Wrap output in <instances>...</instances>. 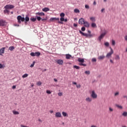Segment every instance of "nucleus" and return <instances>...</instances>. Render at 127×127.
<instances>
[{
  "label": "nucleus",
  "mask_w": 127,
  "mask_h": 127,
  "mask_svg": "<svg viewBox=\"0 0 127 127\" xmlns=\"http://www.w3.org/2000/svg\"><path fill=\"white\" fill-rule=\"evenodd\" d=\"M124 38H125V40L126 41H127V35H126L125 36Z\"/></svg>",
  "instance_id": "nucleus-54"
},
{
  "label": "nucleus",
  "mask_w": 127,
  "mask_h": 127,
  "mask_svg": "<svg viewBox=\"0 0 127 127\" xmlns=\"http://www.w3.org/2000/svg\"><path fill=\"white\" fill-rule=\"evenodd\" d=\"M64 17H61L60 18V20H61V22H62V21H64Z\"/></svg>",
  "instance_id": "nucleus-43"
},
{
  "label": "nucleus",
  "mask_w": 127,
  "mask_h": 127,
  "mask_svg": "<svg viewBox=\"0 0 127 127\" xmlns=\"http://www.w3.org/2000/svg\"><path fill=\"white\" fill-rule=\"evenodd\" d=\"M85 22V19L83 18H81L78 20V23L79 24H84V22Z\"/></svg>",
  "instance_id": "nucleus-8"
},
{
  "label": "nucleus",
  "mask_w": 127,
  "mask_h": 127,
  "mask_svg": "<svg viewBox=\"0 0 127 127\" xmlns=\"http://www.w3.org/2000/svg\"><path fill=\"white\" fill-rule=\"evenodd\" d=\"M93 4H94V5H96V4H97V3L96 2V1H94Z\"/></svg>",
  "instance_id": "nucleus-60"
},
{
  "label": "nucleus",
  "mask_w": 127,
  "mask_h": 127,
  "mask_svg": "<svg viewBox=\"0 0 127 127\" xmlns=\"http://www.w3.org/2000/svg\"><path fill=\"white\" fill-rule=\"evenodd\" d=\"M91 127H98L96 126V125H92Z\"/></svg>",
  "instance_id": "nucleus-62"
},
{
  "label": "nucleus",
  "mask_w": 127,
  "mask_h": 127,
  "mask_svg": "<svg viewBox=\"0 0 127 127\" xmlns=\"http://www.w3.org/2000/svg\"><path fill=\"white\" fill-rule=\"evenodd\" d=\"M88 37H93V35L91 34H88Z\"/></svg>",
  "instance_id": "nucleus-51"
},
{
  "label": "nucleus",
  "mask_w": 127,
  "mask_h": 127,
  "mask_svg": "<svg viewBox=\"0 0 127 127\" xmlns=\"http://www.w3.org/2000/svg\"><path fill=\"white\" fill-rule=\"evenodd\" d=\"M90 71L88 70V71H86L85 72V73L86 74V75H90Z\"/></svg>",
  "instance_id": "nucleus-44"
},
{
  "label": "nucleus",
  "mask_w": 127,
  "mask_h": 127,
  "mask_svg": "<svg viewBox=\"0 0 127 127\" xmlns=\"http://www.w3.org/2000/svg\"><path fill=\"white\" fill-rule=\"evenodd\" d=\"M56 118H61L62 117V114L60 112H57L55 114Z\"/></svg>",
  "instance_id": "nucleus-11"
},
{
  "label": "nucleus",
  "mask_w": 127,
  "mask_h": 127,
  "mask_svg": "<svg viewBox=\"0 0 127 127\" xmlns=\"http://www.w3.org/2000/svg\"><path fill=\"white\" fill-rule=\"evenodd\" d=\"M42 21H44V20H47V18H41Z\"/></svg>",
  "instance_id": "nucleus-52"
},
{
  "label": "nucleus",
  "mask_w": 127,
  "mask_h": 127,
  "mask_svg": "<svg viewBox=\"0 0 127 127\" xmlns=\"http://www.w3.org/2000/svg\"><path fill=\"white\" fill-rule=\"evenodd\" d=\"M104 45H105V46H107V47L110 46V44L109 43V42L105 43Z\"/></svg>",
  "instance_id": "nucleus-40"
},
{
  "label": "nucleus",
  "mask_w": 127,
  "mask_h": 127,
  "mask_svg": "<svg viewBox=\"0 0 127 127\" xmlns=\"http://www.w3.org/2000/svg\"><path fill=\"white\" fill-rule=\"evenodd\" d=\"M92 62H97V59L96 58H93L92 59Z\"/></svg>",
  "instance_id": "nucleus-45"
},
{
  "label": "nucleus",
  "mask_w": 127,
  "mask_h": 127,
  "mask_svg": "<svg viewBox=\"0 0 127 127\" xmlns=\"http://www.w3.org/2000/svg\"><path fill=\"white\" fill-rule=\"evenodd\" d=\"M30 20L31 21H33V22H34L35 21H36V18H31Z\"/></svg>",
  "instance_id": "nucleus-35"
},
{
  "label": "nucleus",
  "mask_w": 127,
  "mask_h": 127,
  "mask_svg": "<svg viewBox=\"0 0 127 127\" xmlns=\"http://www.w3.org/2000/svg\"><path fill=\"white\" fill-rule=\"evenodd\" d=\"M72 58V56L69 54H66L65 55V58L66 59H70V58Z\"/></svg>",
  "instance_id": "nucleus-21"
},
{
  "label": "nucleus",
  "mask_w": 127,
  "mask_h": 127,
  "mask_svg": "<svg viewBox=\"0 0 127 127\" xmlns=\"http://www.w3.org/2000/svg\"><path fill=\"white\" fill-rule=\"evenodd\" d=\"M110 61L111 63H112V64H114V61H113V60L112 59H110Z\"/></svg>",
  "instance_id": "nucleus-56"
},
{
  "label": "nucleus",
  "mask_w": 127,
  "mask_h": 127,
  "mask_svg": "<svg viewBox=\"0 0 127 127\" xmlns=\"http://www.w3.org/2000/svg\"><path fill=\"white\" fill-rule=\"evenodd\" d=\"M14 49V47L13 46L9 47V50H10V51H13Z\"/></svg>",
  "instance_id": "nucleus-31"
},
{
  "label": "nucleus",
  "mask_w": 127,
  "mask_h": 127,
  "mask_svg": "<svg viewBox=\"0 0 127 127\" xmlns=\"http://www.w3.org/2000/svg\"><path fill=\"white\" fill-rule=\"evenodd\" d=\"M50 113L51 114H53V113H54V111H53V110H50Z\"/></svg>",
  "instance_id": "nucleus-57"
},
{
  "label": "nucleus",
  "mask_w": 127,
  "mask_h": 127,
  "mask_svg": "<svg viewBox=\"0 0 127 127\" xmlns=\"http://www.w3.org/2000/svg\"><path fill=\"white\" fill-rule=\"evenodd\" d=\"M42 84V83L41 81H39L37 83V85L38 86H41V84Z\"/></svg>",
  "instance_id": "nucleus-42"
},
{
  "label": "nucleus",
  "mask_w": 127,
  "mask_h": 127,
  "mask_svg": "<svg viewBox=\"0 0 127 127\" xmlns=\"http://www.w3.org/2000/svg\"><path fill=\"white\" fill-rule=\"evenodd\" d=\"M123 98H124V99H126V98H127V95H124V96H123Z\"/></svg>",
  "instance_id": "nucleus-61"
},
{
  "label": "nucleus",
  "mask_w": 127,
  "mask_h": 127,
  "mask_svg": "<svg viewBox=\"0 0 127 127\" xmlns=\"http://www.w3.org/2000/svg\"><path fill=\"white\" fill-rule=\"evenodd\" d=\"M85 8H87V9H89V8H90V7L88 6V5H85Z\"/></svg>",
  "instance_id": "nucleus-48"
},
{
  "label": "nucleus",
  "mask_w": 127,
  "mask_h": 127,
  "mask_svg": "<svg viewBox=\"0 0 127 127\" xmlns=\"http://www.w3.org/2000/svg\"><path fill=\"white\" fill-rule=\"evenodd\" d=\"M36 15H39L40 16H43L45 15V14L44 12H37L36 13Z\"/></svg>",
  "instance_id": "nucleus-13"
},
{
  "label": "nucleus",
  "mask_w": 127,
  "mask_h": 127,
  "mask_svg": "<svg viewBox=\"0 0 127 127\" xmlns=\"http://www.w3.org/2000/svg\"><path fill=\"white\" fill-rule=\"evenodd\" d=\"M57 63L59 64V65H63V63L64 62L62 60H58L56 61Z\"/></svg>",
  "instance_id": "nucleus-10"
},
{
  "label": "nucleus",
  "mask_w": 127,
  "mask_h": 127,
  "mask_svg": "<svg viewBox=\"0 0 127 127\" xmlns=\"http://www.w3.org/2000/svg\"><path fill=\"white\" fill-rule=\"evenodd\" d=\"M120 59H121V58H120V56H119L118 55H117L115 56V60H120Z\"/></svg>",
  "instance_id": "nucleus-26"
},
{
  "label": "nucleus",
  "mask_w": 127,
  "mask_h": 127,
  "mask_svg": "<svg viewBox=\"0 0 127 127\" xmlns=\"http://www.w3.org/2000/svg\"><path fill=\"white\" fill-rule=\"evenodd\" d=\"M90 20H91L92 21L95 22L96 21V18L94 17H90Z\"/></svg>",
  "instance_id": "nucleus-32"
},
{
  "label": "nucleus",
  "mask_w": 127,
  "mask_h": 127,
  "mask_svg": "<svg viewBox=\"0 0 127 127\" xmlns=\"http://www.w3.org/2000/svg\"><path fill=\"white\" fill-rule=\"evenodd\" d=\"M79 33L80 34H82L83 36H85L86 37H88V34L87 33H84L83 32H82L81 30H79Z\"/></svg>",
  "instance_id": "nucleus-17"
},
{
  "label": "nucleus",
  "mask_w": 127,
  "mask_h": 127,
  "mask_svg": "<svg viewBox=\"0 0 127 127\" xmlns=\"http://www.w3.org/2000/svg\"><path fill=\"white\" fill-rule=\"evenodd\" d=\"M77 25H77V24H76V23L73 24V26H74V27H77Z\"/></svg>",
  "instance_id": "nucleus-55"
},
{
  "label": "nucleus",
  "mask_w": 127,
  "mask_h": 127,
  "mask_svg": "<svg viewBox=\"0 0 127 127\" xmlns=\"http://www.w3.org/2000/svg\"><path fill=\"white\" fill-rule=\"evenodd\" d=\"M5 50V47H3V48H1L0 49V53L1 54H3V53H4Z\"/></svg>",
  "instance_id": "nucleus-14"
},
{
  "label": "nucleus",
  "mask_w": 127,
  "mask_h": 127,
  "mask_svg": "<svg viewBox=\"0 0 127 127\" xmlns=\"http://www.w3.org/2000/svg\"><path fill=\"white\" fill-rule=\"evenodd\" d=\"M91 97L92 99H97V98H98V95L94 90L91 91Z\"/></svg>",
  "instance_id": "nucleus-4"
},
{
  "label": "nucleus",
  "mask_w": 127,
  "mask_h": 127,
  "mask_svg": "<svg viewBox=\"0 0 127 127\" xmlns=\"http://www.w3.org/2000/svg\"><path fill=\"white\" fill-rule=\"evenodd\" d=\"M20 127H27V126H23V125H20Z\"/></svg>",
  "instance_id": "nucleus-59"
},
{
  "label": "nucleus",
  "mask_w": 127,
  "mask_h": 127,
  "mask_svg": "<svg viewBox=\"0 0 127 127\" xmlns=\"http://www.w3.org/2000/svg\"><path fill=\"white\" fill-rule=\"evenodd\" d=\"M5 25V21L4 20H0V26H4Z\"/></svg>",
  "instance_id": "nucleus-9"
},
{
  "label": "nucleus",
  "mask_w": 127,
  "mask_h": 127,
  "mask_svg": "<svg viewBox=\"0 0 127 127\" xmlns=\"http://www.w3.org/2000/svg\"><path fill=\"white\" fill-rule=\"evenodd\" d=\"M63 93L62 92H60L58 93V95L60 96V97H61V96H63Z\"/></svg>",
  "instance_id": "nucleus-49"
},
{
  "label": "nucleus",
  "mask_w": 127,
  "mask_h": 127,
  "mask_svg": "<svg viewBox=\"0 0 127 127\" xmlns=\"http://www.w3.org/2000/svg\"><path fill=\"white\" fill-rule=\"evenodd\" d=\"M82 66H87V65L85 64H82Z\"/></svg>",
  "instance_id": "nucleus-63"
},
{
  "label": "nucleus",
  "mask_w": 127,
  "mask_h": 127,
  "mask_svg": "<svg viewBox=\"0 0 127 127\" xmlns=\"http://www.w3.org/2000/svg\"><path fill=\"white\" fill-rule=\"evenodd\" d=\"M85 101L86 102H87V103H91V102L92 101V98H90V97H87L85 99Z\"/></svg>",
  "instance_id": "nucleus-15"
},
{
  "label": "nucleus",
  "mask_w": 127,
  "mask_h": 127,
  "mask_svg": "<svg viewBox=\"0 0 127 127\" xmlns=\"http://www.w3.org/2000/svg\"><path fill=\"white\" fill-rule=\"evenodd\" d=\"M42 10L43 11H45V12H47V11H49V10H50V9H49V8L48 7H45L42 9Z\"/></svg>",
  "instance_id": "nucleus-19"
},
{
  "label": "nucleus",
  "mask_w": 127,
  "mask_h": 127,
  "mask_svg": "<svg viewBox=\"0 0 127 127\" xmlns=\"http://www.w3.org/2000/svg\"><path fill=\"white\" fill-rule=\"evenodd\" d=\"M12 89H15V88H16V86L15 85H13L12 87Z\"/></svg>",
  "instance_id": "nucleus-58"
},
{
  "label": "nucleus",
  "mask_w": 127,
  "mask_h": 127,
  "mask_svg": "<svg viewBox=\"0 0 127 127\" xmlns=\"http://www.w3.org/2000/svg\"><path fill=\"white\" fill-rule=\"evenodd\" d=\"M74 12H75V13H79L80 10L78 9H74Z\"/></svg>",
  "instance_id": "nucleus-27"
},
{
  "label": "nucleus",
  "mask_w": 127,
  "mask_h": 127,
  "mask_svg": "<svg viewBox=\"0 0 127 127\" xmlns=\"http://www.w3.org/2000/svg\"><path fill=\"white\" fill-rule=\"evenodd\" d=\"M28 74L26 73V74L23 75L22 77L23 78H26V77H28Z\"/></svg>",
  "instance_id": "nucleus-37"
},
{
  "label": "nucleus",
  "mask_w": 127,
  "mask_h": 127,
  "mask_svg": "<svg viewBox=\"0 0 127 127\" xmlns=\"http://www.w3.org/2000/svg\"><path fill=\"white\" fill-rule=\"evenodd\" d=\"M30 55L32 57H34L35 56H36L37 57H39V56H40V52H35V53L32 52L30 53Z\"/></svg>",
  "instance_id": "nucleus-5"
},
{
  "label": "nucleus",
  "mask_w": 127,
  "mask_h": 127,
  "mask_svg": "<svg viewBox=\"0 0 127 127\" xmlns=\"http://www.w3.org/2000/svg\"><path fill=\"white\" fill-rule=\"evenodd\" d=\"M98 60H103V59H105V56L102 55L98 57Z\"/></svg>",
  "instance_id": "nucleus-18"
},
{
  "label": "nucleus",
  "mask_w": 127,
  "mask_h": 127,
  "mask_svg": "<svg viewBox=\"0 0 127 127\" xmlns=\"http://www.w3.org/2000/svg\"><path fill=\"white\" fill-rule=\"evenodd\" d=\"M112 45H113V46H115V45H116V41H115V40H112Z\"/></svg>",
  "instance_id": "nucleus-34"
},
{
  "label": "nucleus",
  "mask_w": 127,
  "mask_h": 127,
  "mask_svg": "<svg viewBox=\"0 0 127 127\" xmlns=\"http://www.w3.org/2000/svg\"><path fill=\"white\" fill-rule=\"evenodd\" d=\"M25 20V22H27L28 21H29V18L28 17V16H26Z\"/></svg>",
  "instance_id": "nucleus-28"
},
{
  "label": "nucleus",
  "mask_w": 127,
  "mask_h": 127,
  "mask_svg": "<svg viewBox=\"0 0 127 127\" xmlns=\"http://www.w3.org/2000/svg\"><path fill=\"white\" fill-rule=\"evenodd\" d=\"M116 106L117 108H118V109H121V110H123V106L119 105L118 104H117Z\"/></svg>",
  "instance_id": "nucleus-30"
},
{
  "label": "nucleus",
  "mask_w": 127,
  "mask_h": 127,
  "mask_svg": "<svg viewBox=\"0 0 127 127\" xmlns=\"http://www.w3.org/2000/svg\"><path fill=\"white\" fill-rule=\"evenodd\" d=\"M12 113L14 115H19V112H18V111H13Z\"/></svg>",
  "instance_id": "nucleus-29"
},
{
  "label": "nucleus",
  "mask_w": 127,
  "mask_h": 127,
  "mask_svg": "<svg viewBox=\"0 0 127 127\" xmlns=\"http://www.w3.org/2000/svg\"><path fill=\"white\" fill-rule=\"evenodd\" d=\"M104 10H105V9L102 8V9H101V12H103L104 11Z\"/></svg>",
  "instance_id": "nucleus-64"
},
{
  "label": "nucleus",
  "mask_w": 127,
  "mask_h": 127,
  "mask_svg": "<svg viewBox=\"0 0 127 127\" xmlns=\"http://www.w3.org/2000/svg\"><path fill=\"white\" fill-rule=\"evenodd\" d=\"M77 61L79 62V63H84L85 62V60H84V59H81L79 58L77 60Z\"/></svg>",
  "instance_id": "nucleus-12"
},
{
  "label": "nucleus",
  "mask_w": 127,
  "mask_h": 127,
  "mask_svg": "<svg viewBox=\"0 0 127 127\" xmlns=\"http://www.w3.org/2000/svg\"><path fill=\"white\" fill-rule=\"evenodd\" d=\"M119 94H120V93L119 92H116L115 93V97H116V96H119Z\"/></svg>",
  "instance_id": "nucleus-47"
},
{
  "label": "nucleus",
  "mask_w": 127,
  "mask_h": 127,
  "mask_svg": "<svg viewBox=\"0 0 127 127\" xmlns=\"http://www.w3.org/2000/svg\"><path fill=\"white\" fill-rule=\"evenodd\" d=\"M122 116H123V117H127V112H123V113L122 114Z\"/></svg>",
  "instance_id": "nucleus-33"
},
{
  "label": "nucleus",
  "mask_w": 127,
  "mask_h": 127,
  "mask_svg": "<svg viewBox=\"0 0 127 127\" xmlns=\"http://www.w3.org/2000/svg\"><path fill=\"white\" fill-rule=\"evenodd\" d=\"M83 25L84 26H85V27H89V26H90V25L89 24V22H87V21H85L83 23Z\"/></svg>",
  "instance_id": "nucleus-16"
},
{
  "label": "nucleus",
  "mask_w": 127,
  "mask_h": 127,
  "mask_svg": "<svg viewBox=\"0 0 127 127\" xmlns=\"http://www.w3.org/2000/svg\"><path fill=\"white\" fill-rule=\"evenodd\" d=\"M34 64H35V62H33L32 64H31L30 66V67H31V68H32L34 66Z\"/></svg>",
  "instance_id": "nucleus-39"
},
{
  "label": "nucleus",
  "mask_w": 127,
  "mask_h": 127,
  "mask_svg": "<svg viewBox=\"0 0 127 127\" xmlns=\"http://www.w3.org/2000/svg\"><path fill=\"white\" fill-rule=\"evenodd\" d=\"M73 68H75L77 70H79V69H80V66H77V65H74Z\"/></svg>",
  "instance_id": "nucleus-36"
},
{
  "label": "nucleus",
  "mask_w": 127,
  "mask_h": 127,
  "mask_svg": "<svg viewBox=\"0 0 127 127\" xmlns=\"http://www.w3.org/2000/svg\"><path fill=\"white\" fill-rule=\"evenodd\" d=\"M62 115L63 116V117H68V114H67V113L65 112H62Z\"/></svg>",
  "instance_id": "nucleus-22"
},
{
  "label": "nucleus",
  "mask_w": 127,
  "mask_h": 127,
  "mask_svg": "<svg viewBox=\"0 0 127 127\" xmlns=\"http://www.w3.org/2000/svg\"><path fill=\"white\" fill-rule=\"evenodd\" d=\"M4 68H5V65H4V64H0V69H4Z\"/></svg>",
  "instance_id": "nucleus-23"
},
{
  "label": "nucleus",
  "mask_w": 127,
  "mask_h": 127,
  "mask_svg": "<svg viewBox=\"0 0 127 127\" xmlns=\"http://www.w3.org/2000/svg\"><path fill=\"white\" fill-rule=\"evenodd\" d=\"M113 112H114V108H112L111 107H109V113H110V114L113 113Z\"/></svg>",
  "instance_id": "nucleus-20"
},
{
  "label": "nucleus",
  "mask_w": 127,
  "mask_h": 127,
  "mask_svg": "<svg viewBox=\"0 0 127 127\" xmlns=\"http://www.w3.org/2000/svg\"><path fill=\"white\" fill-rule=\"evenodd\" d=\"M76 88H81V85L80 84L76 85Z\"/></svg>",
  "instance_id": "nucleus-53"
},
{
  "label": "nucleus",
  "mask_w": 127,
  "mask_h": 127,
  "mask_svg": "<svg viewBox=\"0 0 127 127\" xmlns=\"http://www.w3.org/2000/svg\"><path fill=\"white\" fill-rule=\"evenodd\" d=\"M81 30L82 31H85V30H86V28H85V27H82L81 28Z\"/></svg>",
  "instance_id": "nucleus-46"
},
{
  "label": "nucleus",
  "mask_w": 127,
  "mask_h": 127,
  "mask_svg": "<svg viewBox=\"0 0 127 127\" xmlns=\"http://www.w3.org/2000/svg\"><path fill=\"white\" fill-rule=\"evenodd\" d=\"M59 18H56V17H52L50 18V20L51 21H54L55 20H57L58 21V23H59L60 24H63V22L60 21Z\"/></svg>",
  "instance_id": "nucleus-2"
},
{
  "label": "nucleus",
  "mask_w": 127,
  "mask_h": 127,
  "mask_svg": "<svg viewBox=\"0 0 127 127\" xmlns=\"http://www.w3.org/2000/svg\"><path fill=\"white\" fill-rule=\"evenodd\" d=\"M107 33H108V31L104 30V32L101 34L100 35V36L98 37V39L100 41H101L102 40V39H103V38H104V37H105L106 34H107Z\"/></svg>",
  "instance_id": "nucleus-1"
},
{
  "label": "nucleus",
  "mask_w": 127,
  "mask_h": 127,
  "mask_svg": "<svg viewBox=\"0 0 127 127\" xmlns=\"http://www.w3.org/2000/svg\"><path fill=\"white\" fill-rule=\"evenodd\" d=\"M46 93L47 94H51V91H50V90H47Z\"/></svg>",
  "instance_id": "nucleus-50"
},
{
  "label": "nucleus",
  "mask_w": 127,
  "mask_h": 127,
  "mask_svg": "<svg viewBox=\"0 0 127 127\" xmlns=\"http://www.w3.org/2000/svg\"><path fill=\"white\" fill-rule=\"evenodd\" d=\"M37 20L38 21H40L41 20V17L40 16H36Z\"/></svg>",
  "instance_id": "nucleus-41"
},
{
  "label": "nucleus",
  "mask_w": 127,
  "mask_h": 127,
  "mask_svg": "<svg viewBox=\"0 0 127 127\" xmlns=\"http://www.w3.org/2000/svg\"><path fill=\"white\" fill-rule=\"evenodd\" d=\"M4 13H7V14H9V10H8L7 9H6L3 10Z\"/></svg>",
  "instance_id": "nucleus-24"
},
{
  "label": "nucleus",
  "mask_w": 127,
  "mask_h": 127,
  "mask_svg": "<svg viewBox=\"0 0 127 127\" xmlns=\"http://www.w3.org/2000/svg\"><path fill=\"white\" fill-rule=\"evenodd\" d=\"M91 27H93V28H95V27L96 28V27H97V25L95 23H91Z\"/></svg>",
  "instance_id": "nucleus-25"
},
{
  "label": "nucleus",
  "mask_w": 127,
  "mask_h": 127,
  "mask_svg": "<svg viewBox=\"0 0 127 127\" xmlns=\"http://www.w3.org/2000/svg\"><path fill=\"white\" fill-rule=\"evenodd\" d=\"M61 17H64L65 16V14L64 13H61L60 14Z\"/></svg>",
  "instance_id": "nucleus-38"
},
{
  "label": "nucleus",
  "mask_w": 127,
  "mask_h": 127,
  "mask_svg": "<svg viewBox=\"0 0 127 127\" xmlns=\"http://www.w3.org/2000/svg\"><path fill=\"white\" fill-rule=\"evenodd\" d=\"M18 23H21V21L23 22L25 20L24 17H22L21 16L19 15L17 17Z\"/></svg>",
  "instance_id": "nucleus-3"
},
{
  "label": "nucleus",
  "mask_w": 127,
  "mask_h": 127,
  "mask_svg": "<svg viewBox=\"0 0 127 127\" xmlns=\"http://www.w3.org/2000/svg\"><path fill=\"white\" fill-rule=\"evenodd\" d=\"M110 49H111V51L110 52L107 53L106 55L107 58H110V57H112V55L114 54V50H113V49H112L111 47H110Z\"/></svg>",
  "instance_id": "nucleus-6"
},
{
  "label": "nucleus",
  "mask_w": 127,
  "mask_h": 127,
  "mask_svg": "<svg viewBox=\"0 0 127 127\" xmlns=\"http://www.w3.org/2000/svg\"><path fill=\"white\" fill-rule=\"evenodd\" d=\"M4 8L5 9H12V8H14V6L11 4H7L4 7Z\"/></svg>",
  "instance_id": "nucleus-7"
}]
</instances>
